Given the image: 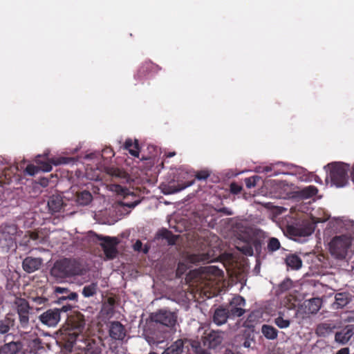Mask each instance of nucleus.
Segmentation results:
<instances>
[{
  "label": "nucleus",
  "instance_id": "f8f14e48",
  "mask_svg": "<svg viewBox=\"0 0 354 354\" xmlns=\"http://www.w3.org/2000/svg\"><path fill=\"white\" fill-rule=\"evenodd\" d=\"M322 301L319 297L305 300L300 306V310L305 314H316L321 308Z\"/></svg>",
  "mask_w": 354,
  "mask_h": 354
},
{
  "label": "nucleus",
  "instance_id": "72a5a7b5",
  "mask_svg": "<svg viewBox=\"0 0 354 354\" xmlns=\"http://www.w3.org/2000/svg\"><path fill=\"white\" fill-rule=\"evenodd\" d=\"M281 248V243L278 239L271 237L268 241L267 250L269 253H272Z\"/></svg>",
  "mask_w": 354,
  "mask_h": 354
},
{
  "label": "nucleus",
  "instance_id": "cd10ccee",
  "mask_svg": "<svg viewBox=\"0 0 354 354\" xmlns=\"http://www.w3.org/2000/svg\"><path fill=\"white\" fill-rule=\"evenodd\" d=\"M19 324L17 329L19 331L27 333V330L31 328L30 324L29 314L18 315Z\"/></svg>",
  "mask_w": 354,
  "mask_h": 354
},
{
  "label": "nucleus",
  "instance_id": "338daca9",
  "mask_svg": "<svg viewBox=\"0 0 354 354\" xmlns=\"http://www.w3.org/2000/svg\"><path fill=\"white\" fill-rule=\"evenodd\" d=\"M176 155V153L175 152H172V153H169L168 155H167V157H172Z\"/></svg>",
  "mask_w": 354,
  "mask_h": 354
},
{
  "label": "nucleus",
  "instance_id": "de8ad7c7",
  "mask_svg": "<svg viewBox=\"0 0 354 354\" xmlns=\"http://www.w3.org/2000/svg\"><path fill=\"white\" fill-rule=\"evenodd\" d=\"M78 298V295L75 292H68L66 295H63L62 297H60V299H69V300H73L77 301Z\"/></svg>",
  "mask_w": 354,
  "mask_h": 354
},
{
  "label": "nucleus",
  "instance_id": "6ab92c4d",
  "mask_svg": "<svg viewBox=\"0 0 354 354\" xmlns=\"http://www.w3.org/2000/svg\"><path fill=\"white\" fill-rule=\"evenodd\" d=\"M351 301L349 294L347 292H338L335 296V301L332 304L334 310L342 309Z\"/></svg>",
  "mask_w": 354,
  "mask_h": 354
},
{
  "label": "nucleus",
  "instance_id": "dca6fc26",
  "mask_svg": "<svg viewBox=\"0 0 354 354\" xmlns=\"http://www.w3.org/2000/svg\"><path fill=\"white\" fill-rule=\"evenodd\" d=\"M188 342L187 339H178L173 342L169 347L165 349L162 354H181L185 344Z\"/></svg>",
  "mask_w": 354,
  "mask_h": 354
},
{
  "label": "nucleus",
  "instance_id": "9b49d317",
  "mask_svg": "<svg viewBox=\"0 0 354 354\" xmlns=\"http://www.w3.org/2000/svg\"><path fill=\"white\" fill-rule=\"evenodd\" d=\"M40 158L41 156H38L35 161L39 165V171L41 170L45 172H49L52 170V164L54 165H67L73 163L75 161V158L70 157L52 158L48 162H42Z\"/></svg>",
  "mask_w": 354,
  "mask_h": 354
},
{
  "label": "nucleus",
  "instance_id": "e433bc0d",
  "mask_svg": "<svg viewBox=\"0 0 354 354\" xmlns=\"http://www.w3.org/2000/svg\"><path fill=\"white\" fill-rule=\"evenodd\" d=\"M194 183V180L188 181L184 183L178 184L177 185L170 186L171 193H176L183 190L184 189L192 186Z\"/></svg>",
  "mask_w": 354,
  "mask_h": 354
},
{
  "label": "nucleus",
  "instance_id": "0eeeda50",
  "mask_svg": "<svg viewBox=\"0 0 354 354\" xmlns=\"http://www.w3.org/2000/svg\"><path fill=\"white\" fill-rule=\"evenodd\" d=\"M94 235L98 241H102L100 245L105 255V259L113 260L115 259L118 254V250L117 248V246L119 244L118 239L115 236H104L95 233H94Z\"/></svg>",
  "mask_w": 354,
  "mask_h": 354
},
{
  "label": "nucleus",
  "instance_id": "c03bdc74",
  "mask_svg": "<svg viewBox=\"0 0 354 354\" xmlns=\"http://www.w3.org/2000/svg\"><path fill=\"white\" fill-rule=\"evenodd\" d=\"M259 177L257 176L249 177L245 179V183L248 188H252L256 186Z\"/></svg>",
  "mask_w": 354,
  "mask_h": 354
},
{
  "label": "nucleus",
  "instance_id": "f704fd0d",
  "mask_svg": "<svg viewBox=\"0 0 354 354\" xmlns=\"http://www.w3.org/2000/svg\"><path fill=\"white\" fill-rule=\"evenodd\" d=\"M160 236L166 240H167L169 245H174L176 241V236L174 235L171 232L167 229L162 230L160 233Z\"/></svg>",
  "mask_w": 354,
  "mask_h": 354
},
{
  "label": "nucleus",
  "instance_id": "5701e85b",
  "mask_svg": "<svg viewBox=\"0 0 354 354\" xmlns=\"http://www.w3.org/2000/svg\"><path fill=\"white\" fill-rule=\"evenodd\" d=\"M15 324V319L10 314H7L4 318L0 319V334L8 333Z\"/></svg>",
  "mask_w": 354,
  "mask_h": 354
},
{
  "label": "nucleus",
  "instance_id": "7ed1b4c3",
  "mask_svg": "<svg viewBox=\"0 0 354 354\" xmlns=\"http://www.w3.org/2000/svg\"><path fill=\"white\" fill-rule=\"evenodd\" d=\"M82 269L75 260L64 258L57 261L50 270L51 275L57 279L80 275Z\"/></svg>",
  "mask_w": 354,
  "mask_h": 354
},
{
  "label": "nucleus",
  "instance_id": "9d476101",
  "mask_svg": "<svg viewBox=\"0 0 354 354\" xmlns=\"http://www.w3.org/2000/svg\"><path fill=\"white\" fill-rule=\"evenodd\" d=\"M2 239L5 240V245L2 248H6L8 250L15 242V237L17 234V226L11 223H4L0 226Z\"/></svg>",
  "mask_w": 354,
  "mask_h": 354
},
{
  "label": "nucleus",
  "instance_id": "4468645a",
  "mask_svg": "<svg viewBox=\"0 0 354 354\" xmlns=\"http://www.w3.org/2000/svg\"><path fill=\"white\" fill-rule=\"evenodd\" d=\"M354 335V325H348L335 335V341L342 345L346 344Z\"/></svg>",
  "mask_w": 354,
  "mask_h": 354
},
{
  "label": "nucleus",
  "instance_id": "69168bd1",
  "mask_svg": "<svg viewBox=\"0 0 354 354\" xmlns=\"http://www.w3.org/2000/svg\"><path fill=\"white\" fill-rule=\"evenodd\" d=\"M351 178H352V181L354 183V165H353V171H352V173H351Z\"/></svg>",
  "mask_w": 354,
  "mask_h": 354
},
{
  "label": "nucleus",
  "instance_id": "a878e982",
  "mask_svg": "<svg viewBox=\"0 0 354 354\" xmlns=\"http://www.w3.org/2000/svg\"><path fill=\"white\" fill-rule=\"evenodd\" d=\"M124 148L127 150L131 156L137 158L139 156L140 149L137 140H135L134 142H133L131 139L126 140Z\"/></svg>",
  "mask_w": 354,
  "mask_h": 354
},
{
  "label": "nucleus",
  "instance_id": "f257e3e1",
  "mask_svg": "<svg viewBox=\"0 0 354 354\" xmlns=\"http://www.w3.org/2000/svg\"><path fill=\"white\" fill-rule=\"evenodd\" d=\"M85 324L84 316L80 312L74 311L67 316L65 324L60 329L61 339L66 349L71 350L77 340L83 338Z\"/></svg>",
  "mask_w": 354,
  "mask_h": 354
},
{
  "label": "nucleus",
  "instance_id": "864d4df0",
  "mask_svg": "<svg viewBox=\"0 0 354 354\" xmlns=\"http://www.w3.org/2000/svg\"><path fill=\"white\" fill-rule=\"evenodd\" d=\"M102 153H103L102 156L106 154L108 156V157H109V158H111L114 156V152H113V149L111 148L104 149L102 151Z\"/></svg>",
  "mask_w": 354,
  "mask_h": 354
},
{
  "label": "nucleus",
  "instance_id": "473e14b6",
  "mask_svg": "<svg viewBox=\"0 0 354 354\" xmlns=\"http://www.w3.org/2000/svg\"><path fill=\"white\" fill-rule=\"evenodd\" d=\"M317 192L318 189L315 186L310 185L301 189L299 195L301 198L306 199L315 196Z\"/></svg>",
  "mask_w": 354,
  "mask_h": 354
},
{
  "label": "nucleus",
  "instance_id": "a19ab883",
  "mask_svg": "<svg viewBox=\"0 0 354 354\" xmlns=\"http://www.w3.org/2000/svg\"><path fill=\"white\" fill-rule=\"evenodd\" d=\"M245 313V310L241 307L233 306L229 310V316L232 315L233 317H241Z\"/></svg>",
  "mask_w": 354,
  "mask_h": 354
},
{
  "label": "nucleus",
  "instance_id": "603ef678",
  "mask_svg": "<svg viewBox=\"0 0 354 354\" xmlns=\"http://www.w3.org/2000/svg\"><path fill=\"white\" fill-rule=\"evenodd\" d=\"M142 243L141 242V241L137 240L133 245V250L135 251L140 252L142 250Z\"/></svg>",
  "mask_w": 354,
  "mask_h": 354
},
{
  "label": "nucleus",
  "instance_id": "c756f323",
  "mask_svg": "<svg viewBox=\"0 0 354 354\" xmlns=\"http://www.w3.org/2000/svg\"><path fill=\"white\" fill-rule=\"evenodd\" d=\"M335 328L331 324L321 323L316 328V334L319 337H326L330 334Z\"/></svg>",
  "mask_w": 354,
  "mask_h": 354
},
{
  "label": "nucleus",
  "instance_id": "6e6552de",
  "mask_svg": "<svg viewBox=\"0 0 354 354\" xmlns=\"http://www.w3.org/2000/svg\"><path fill=\"white\" fill-rule=\"evenodd\" d=\"M71 309V306H63L61 308H52L41 313L38 319L45 326L55 327L57 325L61 318L62 312H67Z\"/></svg>",
  "mask_w": 354,
  "mask_h": 354
},
{
  "label": "nucleus",
  "instance_id": "20e7f679",
  "mask_svg": "<svg viewBox=\"0 0 354 354\" xmlns=\"http://www.w3.org/2000/svg\"><path fill=\"white\" fill-rule=\"evenodd\" d=\"M351 243L352 239L349 236L345 234L335 236L328 244L329 252L335 259L343 260L346 259Z\"/></svg>",
  "mask_w": 354,
  "mask_h": 354
},
{
  "label": "nucleus",
  "instance_id": "13d9d810",
  "mask_svg": "<svg viewBox=\"0 0 354 354\" xmlns=\"http://www.w3.org/2000/svg\"><path fill=\"white\" fill-rule=\"evenodd\" d=\"M189 261L191 263H195L198 261H199V258L197 255L196 254H192L189 257Z\"/></svg>",
  "mask_w": 354,
  "mask_h": 354
},
{
  "label": "nucleus",
  "instance_id": "0e129e2a",
  "mask_svg": "<svg viewBox=\"0 0 354 354\" xmlns=\"http://www.w3.org/2000/svg\"><path fill=\"white\" fill-rule=\"evenodd\" d=\"M243 346L246 348L249 347L250 346V342L247 340H245L243 343Z\"/></svg>",
  "mask_w": 354,
  "mask_h": 354
},
{
  "label": "nucleus",
  "instance_id": "2f4dec72",
  "mask_svg": "<svg viewBox=\"0 0 354 354\" xmlns=\"http://www.w3.org/2000/svg\"><path fill=\"white\" fill-rule=\"evenodd\" d=\"M97 283L96 282H93L85 286L82 289V293L84 297H93L97 293Z\"/></svg>",
  "mask_w": 354,
  "mask_h": 354
},
{
  "label": "nucleus",
  "instance_id": "4c0bfd02",
  "mask_svg": "<svg viewBox=\"0 0 354 354\" xmlns=\"http://www.w3.org/2000/svg\"><path fill=\"white\" fill-rule=\"evenodd\" d=\"M274 323L280 328H286L290 325V320L284 319L281 316H279L275 318Z\"/></svg>",
  "mask_w": 354,
  "mask_h": 354
},
{
  "label": "nucleus",
  "instance_id": "3c124183",
  "mask_svg": "<svg viewBox=\"0 0 354 354\" xmlns=\"http://www.w3.org/2000/svg\"><path fill=\"white\" fill-rule=\"evenodd\" d=\"M218 212H221L227 216L233 215V212L227 207H222L218 210Z\"/></svg>",
  "mask_w": 354,
  "mask_h": 354
},
{
  "label": "nucleus",
  "instance_id": "4be33fe9",
  "mask_svg": "<svg viewBox=\"0 0 354 354\" xmlns=\"http://www.w3.org/2000/svg\"><path fill=\"white\" fill-rule=\"evenodd\" d=\"M17 315L30 314L31 307L28 301L21 297H16L14 301Z\"/></svg>",
  "mask_w": 354,
  "mask_h": 354
},
{
  "label": "nucleus",
  "instance_id": "09e8293b",
  "mask_svg": "<svg viewBox=\"0 0 354 354\" xmlns=\"http://www.w3.org/2000/svg\"><path fill=\"white\" fill-rule=\"evenodd\" d=\"M32 301L37 304V305H46L48 301V299L46 297H32Z\"/></svg>",
  "mask_w": 354,
  "mask_h": 354
},
{
  "label": "nucleus",
  "instance_id": "bf43d9fd",
  "mask_svg": "<svg viewBox=\"0 0 354 354\" xmlns=\"http://www.w3.org/2000/svg\"><path fill=\"white\" fill-rule=\"evenodd\" d=\"M239 305H245V299L242 297H238L234 299Z\"/></svg>",
  "mask_w": 354,
  "mask_h": 354
},
{
  "label": "nucleus",
  "instance_id": "774afa93",
  "mask_svg": "<svg viewBox=\"0 0 354 354\" xmlns=\"http://www.w3.org/2000/svg\"><path fill=\"white\" fill-rule=\"evenodd\" d=\"M270 170H271L270 167H266L265 168V171H270Z\"/></svg>",
  "mask_w": 354,
  "mask_h": 354
},
{
  "label": "nucleus",
  "instance_id": "4d7b16f0",
  "mask_svg": "<svg viewBox=\"0 0 354 354\" xmlns=\"http://www.w3.org/2000/svg\"><path fill=\"white\" fill-rule=\"evenodd\" d=\"M350 349L348 347L342 348L335 354H349Z\"/></svg>",
  "mask_w": 354,
  "mask_h": 354
},
{
  "label": "nucleus",
  "instance_id": "37998d69",
  "mask_svg": "<svg viewBox=\"0 0 354 354\" xmlns=\"http://www.w3.org/2000/svg\"><path fill=\"white\" fill-rule=\"evenodd\" d=\"M286 306H287V308L289 309H293L297 306V299L295 297L290 295L289 297H286V301H285Z\"/></svg>",
  "mask_w": 354,
  "mask_h": 354
},
{
  "label": "nucleus",
  "instance_id": "49530a36",
  "mask_svg": "<svg viewBox=\"0 0 354 354\" xmlns=\"http://www.w3.org/2000/svg\"><path fill=\"white\" fill-rule=\"evenodd\" d=\"M210 176L208 170H201L196 172L195 177L198 180H206Z\"/></svg>",
  "mask_w": 354,
  "mask_h": 354
},
{
  "label": "nucleus",
  "instance_id": "a18cd8bd",
  "mask_svg": "<svg viewBox=\"0 0 354 354\" xmlns=\"http://www.w3.org/2000/svg\"><path fill=\"white\" fill-rule=\"evenodd\" d=\"M106 173L113 176V177H121V174H122V172L121 171L118 169V168H115V167H107L106 169Z\"/></svg>",
  "mask_w": 354,
  "mask_h": 354
},
{
  "label": "nucleus",
  "instance_id": "5fc2aeb1",
  "mask_svg": "<svg viewBox=\"0 0 354 354\" xmlns=\"http://www.w3.org/2000/svg\"><path fill=\"white\" fill-rule=\"evenodd\" d=\"M39 185H41L42 187H47L49 184V180L47 178H45V177H43V178H40L39 179Z\"/></svg>",
  "mask_w": 354,
  "mask_h": 354
},
{
  "label": "nucleus",
  "instance_id": "423d86ee",
  "mask_svg": "<svg viewBox=\"0 0 354 354\" xmlns=\"http://www.w3.org/2000/svg\"><path fill=\"white\" fill-rule=\"evenodd\" d=\"M74 346L77 349L84 351L85 354H101L104 344L100 337H90L84 335L82 339L77 340Z\"/></svg>",
  "mask_w": 354,
  "mask_h": 354
},
{
  "label": "nucleus",
  "instance_id": "f03ea898",
  "mask_svg": "<svg viewBox=\"0 0 354 354\" xmlns=\"http://www.w3.org/2000/svg\"><path fill=\"white\" fill-rule=\"evenodd\" d=\"M223 334L219 330H206L200 339L192 340L190 345L196 354H211L209 349L215 348L222 343Z\"/></svg>",
  "mask_w": 354,
  "mask_h": 354
},
{
  "label": "nucleus",
  "instance_id": "aec40b11",
  "mask_svg": "<svg viewBox=\"0 0 354 354\" xmlns=\"http://www.w3.org/2000/svg\"><path fill=\"white\" fill-rule=\"evenodd\" d=\"M228 317L229 310L220 307L214 310L212 321L215 324L221 326L227 322Z\"/></svg>",
  "mask_w": 354,
  "mask_h": 354
},
{
  "label": "nucleus",
  "instance_id": "c9c22d12",
  "mask_svg": "<svg viewBox=\"0 0 354 354\" xmlns=\"http://www.w3.org/2000/svg\"><path fill=\"white\" fill-rule=\"evenodd\" d=\"M292 287V281L291 279L287 278L284 279L278 287V293H283Z\"/></svg>",
  "mask_w": 354,
  "mask_h": 354
},
{
  "label": "nucleus",
  "instance_id": "2eb2a0df",
  "mask_svg": "<svg viewBox=\"0 0 354 354\" xmlns=\"http://www.w3.org/2000/svg\"><path fill=\"white\" fill-rule=\"evenodd\" d=\"M41 263V259L28 257L23 261L22 267L26 272L32 273L39 270Z\"/></svg>",
  "mask_w": 354,
  "mask_h": 354
},
{
  "label": "nucleus",
  "instance_id": "052dcab7",
  "mask_svg": "<svg viewBox=\"0 0 354 354\" xmlns=\"http://www.w3.org/2000/svg\"><path fill=\"white\" fill-rule=\"evenodd\" d=\"M40 340L39 339H34L32 342H31V344H32V346L34 347H38L39 348L40 347Z\"/></svg>",
  "mask_w": 354,
  "mask_h": 354
},
{
  "label": "nucleus",
  "instance_id": "c85d7f7f",
  "mask_svg": "<svg viewBox=\"0 0 354 354\" xmlns=\"http://www.w3.org/2000/svg\"><path fill=\"white\" fill-rule=\"evenodd\" d=\"M93 200V196L90 192L84 190L77 194V202L79 205L85 206Z\"/></svg>",
  "mask_w": 354,
  "mask_h": 354
},
{
  "label": "nucleus",
  "instance_id": "bb28decb",
  "mask_svg": "<svg viewBox=\"0 0 354 354\" xmlns=\"http://www.w3.org/2000/svg\"><path fill=\"white\" fill-rule=\"evenodd\" d=\"M261 333L268 339L274 340L277 338L278 330L274 326L263 324L261 326Z\"/></svg>",
  "mask_w": 354,
  "mask_h": 354
},
{
  "label": "nucleus",
  "instance_id": "ddd939ff",
  "mask_svg": "<svg viewBox=\"0 0 354 354\" xmlns=\"http://www.w3.org/2000/svg\"><path fill=\"white\" fill-rule=\"evenodd\" d=\"M109 333L113 339L122 341L126 336V330L120 322L113 321L110 323Z\"/></svg>",
  "mask_w": 354,
  "mask_h": 354
},
{
  "label": "nucleus",
  "instance_id": "39448f33",
  "mask_svg": "<svg viewBox=\"0 0 354 354\" xmlns=\"http://www.w3.org/2000/svg\"><path fill=\"white\" fill-rule=\"evenodd\" d=\"M330 169L329 178L332 185L337 187L345 186L348 183L349 165L343 162H332L327 165Z\"/></svg>",
  "mask_w": 354,
  "mask_h": 354
},
{
  "label": "nucleus",
  "instance_id": "e2e57ef3",
  "mask_svg": "<svg viewBox=\"0 0 354 354\" xmlns=\"http://www.w3.org/2000/svg\"><path fill=\"white\" fill-rule=\"evenodd\" d=\"M149 246H147V245H146V246L145 247V248L142 250V251H143V252H144L145 254H147V253H148V252H149Z\"/></svg>",
  "mask_w": 354,
  "mask_h": 354
},
{
  "label": "nucleus",
  "instance_id": "8fccbe9b",
  "mask_svg": "<svg viewBox=\"0 0 354 354\" xmlns=\"http://www.w3.org/2000/svg\"><path fill=\"white\" fill-rule=\"evenodd\" d=\"M242 190L241 186L235 183H232L230 185V192L234 194H239Z\"/></svg>",
  "mask_w": 354,
  "mask_h": 354
},
{
  "label": "nucleus",
  "instance_id": "f3484780",
  "mask_svg": "<svg viewBox=\"0 0 354 354\" xmlns=\"http://www.w3.org/2000/svg\"><path fill=\"white\" fill-rule=\"evenodd\" d=\"M315 230V225L313 223H307L302 225L292 227L290 232L294 236H308L312 234Z\"/></svg>",
  "mask_w": 354,
  "mask_h": 354
},
{
  "label": "nucleus",
  "instance_id": "1a4fd4ad",
  "mask_svg": "<svg viewBox=\"0 0 354 354\" xmlns=\"http://www.w3.org/2000/svg\"><path fill=\"white\" fill-rule=\"evenodd\" d=\"M178 315L175 312L166 309H160L152 315V319L168 328H173L177 322Z\"/></svg>",
  "mask_w": 354,
  "mask_h": 354
},
{
  "label": "nucleus",
  "instance_id": "b1692460",
  "mask_svg": "<svg viewBox=\"0 0 354 354\" xmlns=\"http://www.w3.org/2000/svg\"><path fill=\"white\" fill-rule=\"evenodd\" d=\"M64 205L62 198L60 196H52L48 201L49 210L53 213L60 212Z\"/></svg>",
  "mask_w": 354,
  "mask_h": 354
},
{
  "label": "nucleus",
  "instance_id": "412c9836",
  "mask_svg": "<svg viewBox=\"0 0 354 354\" xmlns=\"http://www.w3.org/2000/svg\"><path fill=\"white\" fill-rule=\"evenodd\" d=\"M22 348L20 342H10L0 347V354H17Z\"/></svg>",
  "mask_w": 354,
  "mask_h": 354
},
{
  "label": "nucleus",
  "instance_id": "680f3d73",
  "mask_svg": "<svg viewBox=\"0 0 354 354\" xmlns=\"http://www.w3.org/2000/svg\"><path fill=\"white\" fill-rule=\"evenodd\" d=\"M38 237V234L35 233V232H32L30 234V239H33V240H36Z\"/></svg>",
  "mask_w": 354,
  "mask_h": 354
},
{
  "label": "nucleus",
  "instance_id": "79ce46f5",
  "mask_svg": "<svg viewBox=\"0 0 354 354\" xmlns=\"http://www.w3.org/2000/svg\"><path fill=\"white\" fill-rule=\"evenodd\" d=\"M39 171V166H35L32 164L28 165L25 169V172L30 176H34L37 174Z\"/></svg>",
  "mask_w": 354,
  "mask_h": 354
},
{
  "label": "nucleus",
  "instance_id": "a211bd4d",
  "mask_svg": "<svg viewBox=\"0 0 354 354\" xmlns=\"http://www.w3.org/2000/svg\"><path fill=\"white\" fill-rule=\"evenodd\" d=\"M159 70H160V68L157 64L151 61H147L139 68L137 75L139 78H142L151 73H156Z\"/></svg>",
  "mask_w": 354,
  "mask_h": 354
},
{
  "label": "nucleus",
  "instance_id": "393cba45",
  "mask_svg": "<svg viewBox=\"0 0 354 354\" xmlns=\"http://www.w3.org/2000/svg\"><path fill=\"white\" fill-rule=\"evenodd\" d=\"M285 262L288 268L292 270H298L302 266V261L297 254H289L285 259Z\"/></svg>",
  "mask_w": 354,
  "mask_h": 354
},
{
  "label": "nucleus",
  "instance_id": "ea45409f",
  "mask_svg": "<svg viewBox=\"0 0 354 354\" xmlns=\"http://www.w3.org/2000/svg\"><path fill=\"white\" fill-rule=\"evenodd\" d=\"M201 270L203 274H210L212 276L218 275L221 272V270L216 266H206L201 268Z\"/></svg>",
  "mask_w": 354,
  "mask_h": 354
},
{
  "label": "nucleus",
  "instance_id": "58836bf2",
  "mask_svg": "<svg viewBox=\"0 0 354 354\" xmlns=\"http://www.w3.org/2000/svg\"><path fill=\"white\" fill-rule=\"evenodd\" d=\"M252 249L255 250L257 254H260L262 250L263 241L258 238L253 239L250 241Z\"/></svg>",
  "mask_w": 354,
  "mask_h": 354
},
{
  "label": "nucleus",
  "instance_id": "7c9ffc66",
  "mask_svg": "<svg viewBox=\"0 0 354 354\" xmlns=\"http://www.w3.org/2000/svg\"><path fill=\"white\" fill-rule=\"evenodd\" d=\"M236 248L239 252L246 256L253 255V249L250 241L239 242Z\"/></svg>",
  "mask_w": 354,
  "mask_h": 354
},
{
  "label": "nucleus",
  "instance_id": "6e6d98bb",
  "mask_svg": "<svg viewBox=\"0 0 354 354\" xmlns=\"http://www.w3.org/2000/svg\"><path fill=\"white\" fill-rule=\"evenodd\" d=\"M55 292L59 294H67L68 292V290L65 288L57 287L55 289Z\"/></svg>",
  "mask_w": 354,
  "mask_h": 354
}]
</instances>
